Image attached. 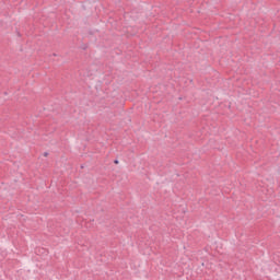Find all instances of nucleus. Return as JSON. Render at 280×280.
I'll list each match as a JSON object with an SVG mask.
<instances>
[{
    "mask_svg": "<svg viewBox=\"0 0 280 280\" xmlns=\"http://www.w3.org/2000/svg\"><path fill=\"white\" fill-rule=\"evenodd\" d=\"M44 156H49V153H48V152H45V153H44Z\"/></svg>",
    "mask_w": 280,
    "mask_h": 280,
    "instance_id": "nucleus-2",
    "label": "nucleus"
},
{
    "mask_svg": "<svg viewBox=\"0 0 280 280\" xmlns=\"http://www.w3.org/2000/svg\"><path fill=\"white\" fill-rule=\"evenodd\" d=\"M114 163H115V165H119V161L118 160H115Z\"/></svg>",
    "mask_w": 280,
    "mask_h": 280,
    "instance_id": "nucleus-1",
    "label": "nucleus"
}]
</instances>
